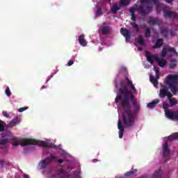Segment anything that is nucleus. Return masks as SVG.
I'll return each mask as SVG.
<instances>
[{
	"instance_id": "obj_18",
	"label": "nucleus",
	"mask_w": 178,
	"mask_h": 178,
	"mask_svg": "<svg viewBox=\"0 0 178 178\" xmlns=\"http://www.w3.org/2000/svg\"><path fill=\"white\" fill-rule=\"evenodd\" d=\"M79 42L82 47H86L88 42L86 40H85V37L83 34H81L79 37Z\"/></svg>"
},
{
	"instance_id": "obj_15",
	"label": "nucleus",
	"mask_w": 178,
	"mask_h": 178,
	"mask_svg": "<svg viewBox=\"0 0 178 178\" xmlns=\"http://www.w3.org/2000/svg\"><path fill=\"white\" fill-rule=\"evenodd\" d=\"M163 157H169L170 156L169 145L168 143H164L163 145Z\"/></svg>"
},
{
	"instance_id": "obj_9",
	"label": "nucleus",
	"mask_w": 178,
	"mask_h": 178,
	"mask_svg": "<svg viewBox=\"0 0 178 178\" xmlns=\"http://www.w3.org/2000/svg\"><path fill=\"white\" fill-rule=\"evenodd\" d=\"M154 60L158 63L160 67H165L167 63V61L165 60V59H164L163 58H161V59H160L158 54L154 55Z\"/></svg>"
},
{
	"instance_id": "obj_60",
	"label": "nucleus",
	"mask_w": 178,
	"mask_h": 178,
	"mask_svg": "<svg viewBox=\"0 0 178 178\" xmlns=\"http://www.w3.org/2000/svg\"><path fill=\"white\" fill-rule=\"evenodd\" d=\"M142 178H146L145 177H143Z\"/></svg>"
},
{
	"instance_id": "obj_10",
	"label": "nucleus",
	"mask_w": 178,
	"mask_h": 178,
	"mask_svg": "<svg viewBox=\"0 0 178 178\" xmlns=\"http://www.w3.org/2000/svg\"><path fill=\"white\" fill-rule=\"evenodd\" d=\"M165 17H168L170 19H177L178 17L177 13L173 10H164Z\"/></svg>"
},
{
	"instance_id": "obj_19",
	"label": "nucleus",
	"mask_w": 178,
	"mask_h": 178,
	"mask_svg": "<svg viewBox=\"0 0 178 178\" xmlns=\"http://www.w3.org/2000/svg\"><path fill=\"white\" fill-rule=\"evenodd\" d=\"M152 178H164L163 175V171L161 169L155 171L154 174H153Z\"/></svg>"
},
{
	"instance_id": "obj_46",
	"label": "nucleus",
	"mask_w": 178,
	"mask_h": 178,
	"mask_svg": "<svg viewBox=\"0 0 178 178\" xmlns=\"http://www.w3.org/2000/svg\"><path fill=\"white\" fill-rule=\"evenodd\" d=\"M70 175H65L64 174H62L61 175H60L59 178H70Z\"/></svg>"
},
{
	"instance_id": "obj_17",
	"label": "nucleus",
	"mask_w": 178,
	"mask_h": 178,
	"mask_svg": "<svg viewBox=\"0 0 178 178\" xmlns=\"http://www.w3.org/2000/svg\"><path fill=\"white\" fill-rule=\"evenodd\" d=\"M146 58L147 60L151 63V65H153L154 63V59H155V55H151L150 52L149 51H146Z\"/></svg>"
},
{
	"instance_id": "obj_11",
	"label": "nucleus",
	"mask_w": 178,
	"mask_h": 178,
	"mask_svg": "<svg viewBox=\"0 0 178 178\" xmlns=\"http://www.w3.org/2000/svg\"><path fill=\"white\" fill-rule=\"evenodd\" d=\"M118 129H119V137L120 139L123 138V135L124 134V127L122 124V120L120 118L118 120Z\"/></svg>"
},
{
	"instance_id": "obj_47",
	"label": "nucleus",
	"mask_w": 178,
	"mask_h": 178,
	"mask_svg": "<svg viewBox=\"0 0 178 178\" xmlns=\"http://www.w3.org/2000/svg\"><path fill=\"white\" fill-rule=\"evenodd\" d=\"M2 114L4 117H9V114L7 111H2Z\"/></svg>"
},
{
	"instance_id": "obj_55",
	"label": "nucleus",
	"mask_w": 178,
	"mask_h": 178,
	"mask_svg": "<svg viewBox=\"0 0 178 178\" xmlns=\"http://www.w3.org/2000/svg\"><path fill=\"white\" fill-rule=\"evenodd\" d=\"M93 161H94V163H97V159H95L93 160Z\"/></svg>"
},
{
	"instance_id": "obj_16",
	"label": "nucleus",
	"mask_w": 178,
	"mask_h": 178,
	"mask_svg": "<svg viewBox=\"0 0 178 178\" xmlns=\"http://www.w3.org/2000/svg\"><path fill=\"white\" fill-rule=\"evenodd\" d=\"M101 32L104 35H107L111 33V27L109 26H103L100 28Z\"/></svg>"
},
{
	"instance_id": "obj_4",
	"label": "nucleus",
	"mask_w": 178,
	"mask_h": 178,
	"mask_svg": "<svg viewBox=\"0 0 178 178\" xmlns=\"http://www.w3.org/2000/svg\"><path fill=\"white\" fill-rule=\"evenodd\" d=\"M163 107L165 109V114L168 118H170V120H178V111L168 110L169 104L165 102H163Z\"/></svg>"
},
{
	"instance_id": "obj_48",
	"label": "nucleus",
	"mask_w": 178,
	"mask_h": 178,
	"mask_svg": "<svg viewBox=\"0 0 178 178\" xmlns=\"http://www.w3.org/2000/svg\"><path fill=\"white\" fill-rule=\"evenodd\" d=\"M74 60H70L67 63L68 66H72V65H74Z\"/></svg>"
},
{
	"instance_id": "obj_61",
	"label": "nucleus",
	"mask_w": 178,
	"mask_h": 178,
	"mask_svg": "<svg viewBox=\"0 0 178 178\" xmlns=\"http://www.w3.org/2000/svg\"><path fill=\"white\" fill-rule=\"evenodd\" d=\"M121 178H122V177H121Z\"/></svg>"
},
{
	"instance_id": "obj_45",
	"label": "nucleus",
	"mask_w": 178,
	"mask_h": 178,
	"mask_svg": "<svg viewBox=\"0 0 178 178\" xmlns=\"http://www.w3.org/2000/svg\"><path fill=\"white\" fill-rule=\"evenodd\" d=\"M96 14L98 15H102V10L101 8H97Z\"/></svg>"
},
{
	"instance_id": "obj_8",
	"label": "nucleus",
	"mask_w": 178,
	"mask_h": 178,
	"mask_svg": "<svg viewBox=\"0 0 178 178\" xmlns=\"http://www.w3.org/2000/svg\"><path fill=\"white\" fill-rule=\"evenodd\" d=\"M120 33L125 38V41L128 42L131 37V31L122 27L121 28Z\"/></svg>"
},
{
	"instance_id": "obj_23",
	"label": "nucleus",
	"mask_w": 178,
	"mask_h": 178,
	"mask_svg": "<svg viewBox=\"0 0 178 178\" xmlns=\"http://www.w3.org/2000/svg\"><path fill=\"white\" fill-rule=\"evenodd\" d=\"M19 122H20L19 118L18 117H15V118H13L10 123L8 124L9 127H15V125H16L17 124H19Z\"/></svg>"
},
{
	"instance_id": "obj_13",
	"label": "nucleus",
	"mask_w": 178,
	"mask_h": 178,
	"mask_svg": "<svg viewBox=\"0 0 178 178\" xmlns=\"http://www.w3.org/2000/svg\"><path fill=\"white\" fill-rule=\"evenodd\" d=\"M125 80H127V85L129 88H131V90H129V92H132V93H136L137 92L136 88H135L132 81L129 79V76H125Z\"/></svg>"
},
{
	"instance_id": "obj_54",
	"label": "nucleus",
	"mask_w": 178,
	"mask_h": 178,
	"mask_svg": "<svg viewBox=\"0 0 178 178\" xmlns=\"http://www.w3.org/2000/svg\"><path fill=\"white\" fill-rule=\"evenodd\" d=\"M24 178H29V175H27L26 174H25V175H24Z\"/></svg>"
},
{
	"instance_id": "obj_25",
	"label": "nucleus",
	"mask_w": 178,
	"mask_h": 178,
	"mask_svg": "<svg viewBox=\"0 0 178 178\" xmlns=\"http://www.w3.org/2000/svg\"><path fill=\"white\" fill-rule=\"evenodd\" d=\"M161 21L157 17H152L150 16L148 17V23H160Z\"/></svg>"
},
{
	"instance_id": "obj_53",
	"label": "nucleus",
	"mask_w": 178,
	"mask_h": 178,
	"mask_svg": "<svg viewBox=\"0 0 178 178\" xmlns=\"http://www.w3.org/2000/svg\"><path fill=\"white\" fill-rule=\"evenodd\" d=\"M138 51H143V48L140 47H139L138 48Z\"/></svg>"
},
{
	"instance_id": "obj_43",
	"label": "nucleus",
	"mask_w": 178,
	"mask_h": 178,
	"mask_svg": "<svg viewBox=\"0 0 178 178\" xmlns=\"http://www.w3.org/2000/svg\"><path fill=\"white\" fill-rule=\"evenodd\" d=\"M131 20L132 22H136V16L135 15V12L133 13V15L131 16Z\"/></svg>"
},
{
	"instance_id": "obj_6",
	"label": "nucleus",
	"mask_w": 178,
	"mask_h": 178,
	"mask_svg": "<svg viewBox=\"0 0 178 178\" xmlns=\"http://www.w3.org/2000/svg\"><path fill=\"white\" fill-rule=\"evenodd\" d=\"M56 160V157L53 156V154H50L49 157H47L44 160L41 161V168H47L48 165L51 163V161H54Z\"/></svg>"
},
{
	"instance_id": "obj_49",
	"label": "nucleus",
	"mask_w": 178,
	"mask_h": 178,
	"mask_svg": "<svg viewBox=\"0 0 178 178\" xmlns=\"http://www.w3.org/2000/svg\"><path fill=\"white\" fill-rule=\"evenodd\" d=\"M58 164H62L63 163V160H62L61 159H59L58 160Z\"/></svg>"
},
{
	"instance_id": "obj_36",
	"label": "nucleus",
	"mask_w": 178,
	"mask_h": 178,
	"mask_svg": "<svg viewBox=\"0 0 178 178\" xmlns=\"http://www.w3.org/2000/svg\"><path fill=\"white\" fill-rule=\"evenodd\" d=\"M133 27L136 29V33H139V27L137 23H131Z\"/></svg>"
},
{
	"instance_id": "obj_51",
	"label": "nucleus",
	"mask_w": 178,
	"mask_h": 178,
	"mask_svg": "<svg viewBox=\"0 0 178 178\" xmlns=\"http://www.w3.org/2000/svg\"><path fill=\"white\" fill-rule=\"evenodd\" d=\"M4 164V161L3 160H0V165H1V167H3Z\"/></svg>"
},
{
	"instance_id": "obj_42",
	"label": "nucleus",
	"mask_w": 178,
	"mask_h": 178,
	"mask_svg": "<svg viewBox=\"0 0 178 178\" xmlns=\"http://www.w3.org/2000/svg\"><path fill=\"white\" fill-rule=\"evenodd\" d=\"M29 108V107H20V108H19L18 111H19V113H22V111H24L25 110H27Z\"/></svg>"
},
{
	"instance_id": "obj_22",
	"label": "nucleus",
	"mask_w": 178,
	"mask_h": 178,
	"mask_svg": "<svg viewBox=\"0 0 178 178\" xmlns=\"http://www.w3.org/2000/svg\"><path fill=\"white\" fill-rule=\"evenodd\" d=\"M120 6H118V3L115 2L114 3H113L111 6V13H117L118 10H120Z\"/></svg>"
},
{
	"instance_id": "obj_56",
	"label": "nucleus",
	"mask_w": 178,
	"mask_h": 178,
	"mask_svg": "<svg viewBox=\"0 0 178 178\" xmlns=\"http://www.w3.org/2000/svg\"><path fill=\"white\" fill-rule=\"evenodd\" d=\"M115 88H118V85L117 83L115 84Z\"/></svg>"
},
{
	"instance_id": "obj_24",
	"label": "nucleus",
	"mask_w": 178,
	"mask_h": 178,
	"mask_svg": "<svg viewBox=\"0 0 178 178\" xmlns=\"http://www.w3.org/2000/svg\"><path fill=\"white\" fill-rule=\"evenodd\" d=\"M150 82L153 83L154 86H158L159 85V81H157L156 76H152V75H150L149 76Z\"/></svg>"
},
{
	"instance_id": "obj_29",
	"label": "nucleus",
	"mask_w": 178,
	"mask_h": 178,
	"mask_svg": "<svg viewBox=\"0 0 178 178\" xmlns=\"http://www.w3.org/2000/svg\"><path fill=\"white\" fill-rule=\"evenodd\" d=\"M168 48H163L162 52L161 54V57L164 59L165 58L166 55H168Z\"/></svg>"
},
{
	"instance_id": "obj_38",
	"label": "nucleus",
	"mask_w": 178,
	"mask_h": 178,
	"mask_svg": "<svg viewBox=\"0 0 178 178\" xmlns=\"http://www.w3.org/2000/svg\"><path fill=\"white\" fill-rule=\"evenodd\" d=\"M178 138V132H175V134H172V135H171L170 139H176Z\"/></svg>"
},
{
	"instance_id": "obj_5",
	"label": "nucleus",
	"mask_w": 178,
	"mask_h": 178,
	"mask_svg": "<svg viewBox=\"0 0 178 178\" xmlns=\"http://www.w3.org/2000/svg\"><path fill=\"white\" fill-rule=\"evenodd\" d=\"M129 96H130V100L132 102L133 106H134L133 114H134V115H136V113H138V111H139V110H140V104L137 102V99H136V97H135L134 93H132V92L129 91Z\"/></svg>"
},
{
	"instance_id": "obj_34",
	"label": "nucleus",
	"mask_w": 178,
	"mask_h": 178,
	"mask_svg": "<svg viewBox=\"0 0 178 178\" xmlns=\"http://www.w3.org/2000/svg\"><path fill=\"white\" fill-rule=\"evenodd\" d=\"M155 74H156V80L159 81V79H160V71L156 69V67H154Z\"/></svg>"
},
{
	"instance_id": "obj_3",
	"label": "nucleus",
	"mask_w": 178,
	"mask_h": 178,
	"mask_svg": "<svg viewBox=\"0 0 178 178\" xmlns=\"http://www.w3.org/2000/svg\"><path fill=\"white\" fill-rule=\"evenodd\" d=\"M31 145H38L42 147H51L47 142H44V140H36L35 139H23L20 143L21 146H30Z\"/></svg>"
},
{
	"instance_id": "obj_1",
	"label": "nucleus",
	"mask_w": 178,
	"mask_h": 178,
	"mask_svg": "<svg viewBox=\"0 0 178 178\" xmlns=\"http://www.w3.org/2000/svg\"><path fill=\"white\" fill-rule=\"evenodd\" d=\"M120 88L115 99V103H120L124 110L122 113V122L127 127H134L136 115L130 111V91L124 81H121Z\"/></svg>"
},
{
	"instance_id": "obj_7",
	"label": "nucleus",
	"mask_w": 178,
	"mask_h": 178,
	"mask_svg": "<svg viewBox=\"0 0 178 178\" xmlns=\"http://www.w3.org/2000/svg\"><path fill=\"white\" fill-rule=\"evenodd\" d=\"M152 10V6H149V5H141L138 8V12L144 16L145 15H147V13H149L151 10Z\"/></svg>"
},
{
	"instance_id": "obj_12",
	"label": "nucleus",
	"mask_w": 178,
	"mask_h": 178,
	"mask_svg": "<svg viewBox=\"0 0 178 178\" xmlns=\"http://www.w3.org/2000/svg\"><path fill=\"white\" fill-rule=\"evenodd\" d=\"M9 140H13L10 138H2L0 140V149H6Z\"/></svg>"
},
{
	"instance_id": "obj_32",
	"label": "nucleus",
	"mask_w": 178,
	"mask_h": 178,
	"mask_svg": "<svg viewBox=\"0 0 178 178\" xmlns=\"http://www.w3.org/2000/svg\"><path fill=\"white\" fill-rule=\"evenodd\" d=\"M138 42V44H140V45H145V40L143 35H139Z\"/></svg>"
},
{
	"instance_id": "obj_26",
	"label": "nucleus",
	"mask_w": 178,
	"mask_h": 178,
	"mask_svg": "<svg viewBox=\"0 0 178 178\" xmlns=\"http://www.w3.org/2000/svg\"><path fill=\"white\" fill-rule=\"evenodd\" d=\"M138 170H134L132 169L131 171H128L127 172H125V174L124 175V177H132V175H134V174H136Z\"/></svg>"
},
{
	"instance_id": "obj_59",
	"label": "nucleus",
	"mask_w": 178,
	"mask_h": 178,
	"mask_svg": "<svg viewBox=\"0 0 178 178\" xmlns=\"http://www.w3.org/2000/svg\"><path fill=\"white\" fill-rule=\"evenodd\" d=\"M173 34V33H172V31H171V35H172Z\"/></svg>"
},
{
	"instance_id": "obj_44",
	"label": "nucleus",
	"mask_w": 178,
	"mask_h": 178,
	"mask_svg": "<svg viewBox=\"0 0 178 178\" xmlns=\"http://www.w3.org/2000/svg\"><path fill=\"white\" fill-rule=\"evenodd\" d=\"M135 10H136V8L134 6H133L132 8H131L129 9V12H130V13H131V17H132V15L134 14V12H135Z\"/></svg>"
},
{
	"instance_id": "obj_30",
	"label": "nucleus",
	"mask_w": 178,
	"mask_h": 178,
	"mask_svg": "<svg viewBox=\"0 0 178 178\" xmlns=\"http://www.w3.org/2000/svg\"><path fill=\"white\" fill-rule=\"evenodd\" d=\"M177 66V60H171L169 67L170 69H175Z\"/></svg>"
},
{
	"instance_id": "obj_21",
	"label": "nucleus",
	"mask_w": 178,
	"mask_h": 178,
	"mask_svg": "<svg viewBox=\"0 0 178 178\" xmlns=\"http://www.w3.org/2000/svg\"><path fill=\"white\" fill-rule=\"evenodd\" d=\"M163 44V38H159V40H157L156 41L155 45L153 46V48L154 49H157V48H161L162 45Z\"/></svg>"
},
{
	"instance_id": "obj_50",
	"label": "nucleus",
	"mask_w": 178,
	"mask_h": 178,
	"mask_svg": "<svg viewBox=\"0 0 178 178\" xmlns=\"http://www.w3.org/2000/svg\"><path fill=\"white\" fill-rule=\"evenodd\" d=\"M165 1V2H167L168 3H171L174 0H164Z\"/></svg>"
},
{
	"instance_id": "obj_28",
	"label": "nucleus",
	"mask_w": 178,
	"mask_h": 178,
	"mask_svg": "<svg viewBox=\"0 0 178 178\" xmlns=\"http://www.w3.org/2000/svg\"><path fill=\"white\" fill-rule=\"evenodd\" d=\"M172 96H173V95H172V92H170L169 90V88H168V86H167V97H168V100L170 101V104H171V100H172Z\"/></svg>"
},
{
	"instance_id": "obj_39",
	"label": "nucleus",
	"mask_w": 178,
	"mask_h": 178,
	"mask_svg": "<svg viewBox=\"0 0 178 178\" xmlns=\"http://www.w3.org/2000/svg\"><path fill=\"white\" fill-rule=\"evenodd\" d=\"M171 106H175L176 104H177V101L176 99H173L172 97H171Z\"/></svg>"
},
{
	"instance_id": "obj_31",
	"label": "nucleus",
	"mask_w": 178,
	"mask_h": 178,
	"mask_svg": "<svg viewBox=\"0 0 178 178\" xmlns=\"http://www.w3.org/2000/svg\"><path fill=\"white\" fill-rule=\"evenodd\" d=\"M6 122L0 120V132H3L5 131Z\"/></svg>"
},
{
	"instance_id": "obj_40",
	"label": "nucleus",
	"mask_w": 178,
	"mask_h": 178,
	"mask_svg": "<svg viewBox=\"0 0 178 178\" xmlns=\"http://www.w3.org/2000/svg\"><path fill=\"white\" fill-rule=\"evenodd\" d=\"M141 2H154V3H158V0H141Z\"/></svg>"
},
{
	"instance_id": "obj_35",
	"label": "nucleus",
	"mask_w": 178,
	"mask_h": 178,
	"mask_svg": "<svg viewBox=\"0 0 178 178\" xmlns=\"http://www.w3.org/2000/svg\"><path fill=\"white\" fill-rule=\"evenodd\" d=\"M168 52H169L170 54H177L176 49H175V48L172 47H168Z\"/></svg>"
},
{
	"instance_id": "obj_2",
	"label": "nucleus",
	"mask_w": 178,
	"mask_h": 178,
	"mask_svg": "<svg viewBox=\"0 0 178 178\" xmlns=\"http://www.w3.org/2000/svg\"><path fill=\"white\" fill-rule=\"evenodd\" d=\"M165 83L168 88L171 89V92H172L174 95H176L178 90V74H170L168 75Z\"/></svg>"
},
{
	"instance_id": "obj_58",
	"label": "nucleus",
	"mask_w": 178,
	"mask_h": 178,
	"mask_svg": "<svg viewBox=\"0 0 178 178\" xmlns=\"http://www.w3.org/2000/svg\"><path fill=\"white\" fill-rule=\"evenodd\" d=\"M44 88H45V86H42V89H44Z\"/></svg>"
},
{
	"instance_id": "obj_37",
	"label": "nucleus",
	"mask_w": 178,
	"mask_h": 178,
	"mask_svg": "<svg viewBox=\"0 0 178 178\" xmlns=\"http://www.w3.org/2000/svg\"><path fill=\"white\" fill-rule=\"evenodd\" d=\"M5 92L7 96H10L12 92H10V89L9 86H7V88H6V90H5Z\"/></svg>"
},
{
	"instance_id": "obj_27",
	"label": "nucleus",
	"mask_w": 178,
	"mask_h": 178,
	"mask_svg": "<svg viewBox=\"0 0 178 178\" xmlns=\"http://www.w3.org/2000/svg\"><path fill=\"white\" fill-rule=\"evenodd\" d=\"M129 0H120V8L123 6H127L129 5Z\"/></svg>"
},
{
	"instance_id": "obj_33",
	"label": "nucleus",
	"mask_w": 178,
	"mask_h": 178,
	"mask_svg": "<svg viewBox=\"0 0 178 178\" xmlns=\"http://www.w3.org/2000/svg\"><path fill=\"white\" fill-rule=\"evenodd\" d=\"M145 34L147 38H149V37H151V29L149 27H147L145 29Z\"/></svg>"
},
{
	"instance_id": "obj_57",
	"label": "nucleus",
	"mask_w": 178,
	"mask_h": 178,
	"mask_svg": "<svg viewBox=\"0 0 178 178\" xmlns=\"http://www.w3.org/2000/svg\"><path fill=\"white\" fill-rule=\"evenodd\" d=\"M112 0H108V2H111Z\"/></svg>"
},
{
	"instance_id": "obj_41",
	"label": "nucleus",
	"mask_w": 178,
	"mask_h": 178,
	"mask_svg": "<svg viewBox=\"0 0 178 178\" xmlns=\"http://www.w3.org/2000/svg\"><path fill=\"white\" fill-rule=\"evenodd\" d=\"M160 31L161 33H168V29L165 27H161Z\"/></svg>"
},
{
	"instance_id": "obj_20",
	"label": "nucleus",
	"mask_w": 178,
	"mask_h": 178,
	"mask_svg": "<svg viewBox=\"0 0 178 178\" xmlns=\"http://www.w3.org/2000/svg\"><path fill=\"white\" fill-rule=\"evenodd\" d=\"M160 101V99H154V100L147 104V107H149V108H153L154 107H156V104H158Z\"/></svg>"
},
{
	"instance_id": "obj_14",
	"label": "nucleus",
	"mask_w": 178,
	"mask_h": 178,
	"mask_svg": "<svg viewBox=\"0 0 178 178\" xmlns=\"http://www.w3.org/2000/svg\"><path fill=\"white\" fill-rule=\"evenodd\" d=\"M166 96H168V86L167 85H162L159 91V97L163 98Z\"/></svg>"
},
{
	"instance_id": "obj_52",
	"label": "nucleus",
	"mask_w": 178,
	"mask_h": 178,
	"mask_svg": "<svg viewBox=\"0 0 178 178\" xmlns=\"http://www.w3.org/2000/svg\"><path fill=\"white\" fill-rule=\"evenodd\" d=\"M13 145L14 146H19L18 142H14Z\"/></svg>"
}]
</instances>
